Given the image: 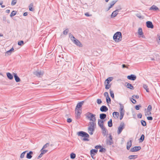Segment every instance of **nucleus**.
Masks as SVG:
<instances>
[{
    "mask_svg": "<svg viewBox=\"0 0 160 160\" xmlns=\"http://www.w3.org/2000/svg\"><path fill=\"white\" fill-rule=\"evenodd\" d=\"M95 121H92L89 122L90 126L88 128V130L90 135H92L93 132L95 130L94 127L96 126V124L95 122Z\"/></svg>",
    "mask_w": 160,
    "mask_h": 160,
    "instance_id": "nucleus-1",
    "label": "nucleus"
},
{
    "mask_svg": "<svg viewBox=\"0 0 160 160\" xmlns=\"http://www.w3.org/2000/svg\"><path fill=\"white\" fill-rule=\"evenodd\" d=\"M78 135L79 136H81L84 137L82 140L84 141H89V139L88 138H89V135L87 133L82 131H79L78 132Z\"/></svg>",
    "mask_w": 160,
    "mask_h": 160,
    "instance_id": "nucleus-2",
    "label": "nucleus"
},
{
    "mask_svg": "<svg viewBox=\"0 0 160 160\" xmlns=\"http://www.w3.org/2000/svg\"><path fill=\"white\" fill-rule=\"evenodd\" d=\"M113 40L116 42H119L122 40V35L121 32H118L113 36Z\"/></svg>",
    "mask_w": 160,
    "mask_h": 160,
    "instance_id": "nucleus-3",
    "label": "nucleus"
},
{
    "mask_svg": "<svg viewBox=\"0 0 160 160\" xmlns=\"http://www.w3.org/2000/svg\"><path fill=\"white\" fill-rule=\"evenodd\" d=\"M87 118L91 121H95L96 120L95 117V115L89 112H88L85 114Z\"/></svg>",
    "mask_w": 160,
    "mask_h": 160,
    "instance_id": "nucleus-4",
    "label": "nucleus"
},
{
    "mask_svg": "<svg viewBox=\"0 0 160 160\" xmlns=\"http://www.w3.org/2000/svg\"><path fill=\"white\" fill-rule=\"evenodd\" d=\"M120 119L122 120L124 115L125 111L124 109V106L122 104H120Z\"/></svg>",
    "mask_w": 160,
    "mask_h": 160,
    "instance_id": "nucleus-5",
    "label": "nucleus"
},
{
    "mask_svg": "<svg viewBox=\"0 0 160 160\" xmlns=\"http://www.w3.org/2000/svg\"><path fill=\"white\" fill-rule=\"evenodd\" d=\"M125 125L124 122H121L118 128L117 133L118 134H120L122 130L124 128Z\"/></svg>",
    "mask_w": 160,
    "mask_h": 160,
    "instance_id": "nucleus-6",
    "label": "nucleus"
},
{
    "mask_svg": "<svg viewBox=\"0 0 160 160\" xmlns=\"http://www.w3.org/2000/svg\"><path fill=\"white\" fill-rule=\"evenodd\" d=\"M109 139H107L106 140V144L108 145H111L114 143L112 140V137L111 134H110L108 137Z\"/></svg>",
    "mask_w": 160,
    "mask_h": 160,
    "instance_id": "nucleus-7",
    "label": "nucleus"
},
{
    "mask_svg": "<svg viewBox=\"0 0 160 160\" xmlns=\"http://www.w3.org/2000/svg\"><path fill=\"white\" fill-rule=\"evenodd\" d=\"M44 72L43 71H36L33 72V74L38 77H41L43 75Z\"/></svg>",
    "mask_w": 160,
    "mask_h": 160,
    "instance_id": "nucleus-8",
    "label": "nucleus"
},
{
    "mask_svg": "<svg viewBox=\"0 0 160 160\" xmlns=\"http://www.w3.org/2000/svg\"><path fill=\"white\" fill-rule=\"evenodd\" d=\"M141 146H135L133 148H132L130 150V151L132 152H137L141 150Z\"/></svg>",
    "mask_w": 160,
    "mask_h": 160,
    "instance_id": "nucleus-9",
    "label": "nucleus"
},
{
    "mask_svg": "<svg viewBox=\"0 0 160 160\" xmlns=\"http://www.w3.org/2000/svg\"><path fill=\"white\" fill-rule=\"evenodd\" d=\"M122 8L120 7V8L118 9H117L115 11H113L112 14L111 15V17L112 18H113L115 17L118 14L117 12H119V11L121 10Z\"/></svg>",
    "mask_w": 160,
    "mask_h": 160,
    "instance_id": "nucleus-10",
    "label": "nucleus"
},
{
    "mask_svg": "<svg viewBox=\"0 0 160 160\" xmlns=\"http://www.w3.org/2000/svg\"><path fill=\"white\" fill-rule=\"evenodd\" d=\"M84 101H82L78 103L75 108V110H81L80 108L82 107V105L84 103Z\"/></svg>",
    "mask_w": 160,
    "mask_h": 160,
    "instance_id": "nucleus-11",
    "label": "nucleus"
},
{
    "mask_svg": "<svg viewBox=\"0 0 160 160\" xmlns=\"http://www.w3.org/2000/svg\"><path fill=\"white\" fill-rule=\"evenodd\" d=\"M72 42L76 45L79 47H82V45L81 42L76 38L75 39H74V40H73Z\"/></svg>",
    "mask_w": 160,
    "mask_h": 160,
    "instance_id": "nucleus-12",
    "label": "nucleus"
},
{
    "mask_svg": "<svg viewBox=\"0 0 160 160\" xmlns=\"http://www.w3.org/2000/svg\"><path fill=\"white\" fill-rule=\"evenodd\" d=\"M80 110H75V114H76V117L77 119H78L80 118L82 112H80Z\"/></svg>",
    "mask_w": 160,
    "mask_h": 160,
    "instance_id": "nucleus-13",
    "label": "nucleus"
},
{
    "mask_svg": "<svg viewBox=\"0 0 160 160\" xmlns=\"http://www.w3.org/2000/svg\"><path fill=\"white\" fill-rule=\"evenodd\" d=\"M146 26L148 28H154L152 22L148 21L146 22Z\"/></svg>",
    "mask_w": 160,
    "mask_h": 160,
    "instance_id": "nucleus-14",
    "label": "nucleus"
},
{
    "mask_svg": "<svg viewBox=\"0 0 160 160\" xmlns=\"http://www.w3.org/2000/svg\"><path fill=\"white\" fill-rule=\"evenodd\" d=\"M102 129V133L104 136H105L108 135V131L106 128L103 127L102 128H101Z\"/></svg>",
    "mask_w": 160,
    "mask_h": 160,
    "instance_id": "nucleus-15",
    "label": "nucleus"
},
{
    "mask_svg": "<svg viewBox=\"0 0 160 160\" xmlns=\"http://www.w3.org/2000/svg\"><path fill=\"white\" fill-rule=\"evenodd\" d=\"M105 120H102L101 119H98V125L100 128H102L104 127L103 124Z\"/></svg>",
    "mask_w": 160,
    "mask_h": 160,
    "instance_id": "nucleus-16",
    "label": "nucleus"
},
{
    "mask_svg": "<svg viewBox=\"0 0 160 160\" xmlns=\"http://www.w3.org/2000/svg\"><path fill=\"white\" fill-rule=\"evenodd\" d=\"M136 76L134 74H131L127 76V78L130 80L134 81L136 79Z\"/></svg>",
    "mask_w": 160,
    "mask_h": 160,
    "instance_id": "nucleus-17",
    "label": "nucleus"
},
{
    "mask_svg": "<svg viewBox=\"0 0 160 160\" xmlns=\"http://www.w3.org/2000/svg\"><path fill=\"white\" fill-rule=\"evenodd\" d=\"M100 110L102 112H106L108 110V108L106 106L103 105L100 108Z\"/></svg>",
    "mask_w": 160,
    "mask_h": 160,
    "instance_id": "nucleus-18",
    "label": "nucleus"
},
{
    "mask_svg": "<svg viewBox=\"0 0 160 160\" xmlns=\"http://www.w3.org/2000/svg\"><path fill=\"white\" fill-rule=\"evenodd\" d=\"M13 76L16 82H19L20 81V78L18 76L17 73H13Z\"/></svg>",
    "mask_w": 160,
    "mask_h": 160,
    "instance_id": "nucleus-19",
    "label": "nucleus"
},
{
    "mask_svg": "<svg viewBox=\"0 0 160 160\" xmlns=\"http://www.w3.org/2000/svg\"><path fill=\"white\" fill-rule=\"evenodd\" d=\"M125 85L126 87L130 89L133 90L134 89V87L131 84L128 83V82H126Z\"/></svg>",
    "mask_w": 160,
    "mask_h": 160,
    "instance_id": "nucleus-20",
    "label": "nucleus"
},
{
    "mask_svg": "<svg viewBox=\"0 0 160 160\" xmlns=\"http://www.w3.org/2000/svg\"><path fill=\"white\" fill-rule=\"evenodd\" d=\"M100 118L101 120H103L107 117V115L105 113H101L99 115Z\"/></svg>",
    "mask_w": 160,
    "mask_h": 160,
    "instance_id": "nucleus-21",
    "label": "nucleus"
},
{
    "mask_svg": "<svg viewBox=\"0 0 160 160\" xmlns=\"http://www.w3.org/2000/svg\"><path fill=\"white\" fill-rule=\"evenodd\" d=\"M33 154V152L32 151H30L27 154L26 158L28 159H31L32 157V155Z\"/></svg>",
    "mask_w": 160,
    "mask_h": 160,
    "instance_id": "nucleus-22",
    "label": "nucleus"
},
{
    "mask_svg": "<svg viewBox=\"0 0 160 160\" xmlns=\"http://www.w3.org/2000/svg\"><path fill=\"white\" fill-rule=\"evenodd\" d=\"M149 10L157 11L159 10V8L156 6L153 5L150 8Z\"/></svg>",
    "mask_w": 160,
    "mask_h": 160,
    "instance_id": "nucleus-23",
    "label": "nucleus"
},
{
    "mask_svg": "<svg viewBox=\"0 0 160 160\" xmlns=\"http://www.w3.org/2000/svg\"><path fill=\"white\" fill-rule=\"evenodd\" d=\"M132 140H130L129 142H127V150H129L130 149V147L132 146Z\"/></svg>",
    "mask_w": 160,
    "mask_h": 160,
    "instance_id": "nucleus-24",
    "label": "nucleus"
},
{
    "mask_svg": "<svg viewBox=\"0 0 160 160\" xmlns=\"http://www.w3.org/2000/svg\"><path fill=\"white\" fill-rule=\"evenodd\" d=\"M138 157V155H131L128 156V158L130 160L135 159H136Z\"/></svg>",
    "mask_w": 160,
    "mask_h": 160,
    "instance_id": "nucleus-25",
    "label": "nucleus"
},
{
    "mask_svg": "<svg viewBox=\"0 0 160 160\" xmlns=\"http://www.w3.org/2000/svg\"><path fill=\"white\" fill-rule=\"evenodd\" d=\"M7 76L8 78L10 80H12L13 78V75L9 72L7 73Z\"/></svg>",
    "mask_w": 160,
    "mask_h": 160,
    "instance_id": "nucleus-26",
    "label": "nucleus"
},
{
    "mask_svg": "<svg viewBox=\"0 0 160 160\" xmlns=\"http://www.w3.org/2000/svg\"><path fill=\"white\" fill-rule=\"evenodd\" d=\"M113 78L112 77H109L106 80L105 82H106L107 84H109L110 82L112 80Z\"/></svg>",
    "mask_w": 160,
    "mask_h": 160,
    "instance_id": "nucleus-27",
    "label": "nucleus"
},
{
    "mask_svg": "<svg viewBox=\"0 0 160 160\" xmlns=\"http://www.w3.org/2000/svg\"><path fill=\"white\" fill-rule=\"evenodd\" d=\"M98 151V149H92L90 150V154L95 155Z\"/></svg>",
    "mask_w": 160,
    "mask_h": 160,
    "instance_id": "nucleus-28",
    "label": "nucleus"
},
{
    "mask_svg": "<svg viewBox=\"0 0 160 160\" xmlns=\"http://www.w3.org/2000/svg\"><path fill=\"white\" fill-rule=\"evenodd\" d=\"M113 117L115 118H118L119 116V113L118 112H114L113 113Z\"/></svg>",
    "mask_w": 160,
    "mask_h": 160,
    "instance_id": "nucleus-29",
    "label": "nucleus"
},
{
    "mask_svg": "<svg viewBox=\"0 0 160 160\" xmlns=\"http://www.w3.org/2000/svg\"><path fill=\"white\" fill-rule=\"evenodd\" d=\"M145 138V136L144 134H142L140 138L139 139V142H142L144 140Z\"/></svg>",
    "mask_w": 160,
    "mask_h": 160,
    "instance_id": "nucleus-30",
    "label": "nucleus"
},
{
    "mask_svg": "<svg viewBox=\"0 0 160 160\" xmlns=\"http://www.w3.org/2000/svg\"><path fill=\"white\" fill-rule=\"evenodd\" d=\"M14 50V49L13 48H12L10 50L6 52V54H7L8 55H10L12 51H13Z\"/></svg>",
    "mask_w": 160,
    "mask_h": 160,
    "instance_id": "nucleus-31",
    "label": "nucleus"
},
{
    "mask_svg": "<svg viewBox=\"0 0 160 160\" xmlns=\"http://www.w3.org/2000/svg\"><path fill=\"white\" fill-rule=\"evenodd\" d=\"M138 35H139L140 36L142 35L143 33L142 32V30L141 28H138Z\"/></svg>",
    "mask_w": 160,
    "mask_h": 160,
    "instance_id": "nucleus-32",
    "label": "nucleus"
},
{
    "mask_svg": "<svg viewBox=\"0 0 160 160\" xmlns=\"http://www.w3.org/2000/svg\"><path fill=\"white\" fill-rule=\"evenodd\" d=\"M108 126L109 127H111L112 126V120L111 119L108 121Z\"/></svg>",
    "mask_w": 160,
    "mask_h": 160,
    "instance_id": "nucleus-33",
    "label": "nucleus"
},
{
    "mask_svg": "<svg viewBox=\"0 0 160 160\" xmlns=\"http://www.w3.org/2000/svg\"><path fill=\"white\" fill-rule=\"evenodd\" d=\"M71 158L72 159H74L75 158L76 155L75 153L72 152L70 154Z\"/></svg>",
    "mask_w": 160,
    "mask_h": 160,
    "instance_id": "nucleus-34",
    "label": "nucleus"
},
{
    "mask_svg": "<svg viewBox=\"0 0 160 160\" xmlns=\"http://www.w3.org/2000/svg\"><path fill=\"white\" fill-rule=\"evenodd\" d=\"M33 7V4L32 3H31L30 4L29 6V9L30 11H33L34 10V9L32 8V7Z\"/></svg>",
    "mask_w": 160,
    "mask_h": 160,
    "instance_id": "nucleus-35",
    "label": "nucleus"
},
{
    "mask_svg": "<svg viewBox=\"0 0 160 160\" xmlns=\"http://www.w3.org/2000/svg\"><path fill=\"white\" fill-rule=\"evenodd\" d=\"M117 2V0H113L110 3V6H111L110 7H112Z\"/></svg>",
    "mask_w": 160,
    "mask_h": 160,
    "instance_id": "nucleus-36",
    "label": "nucleus"
},
{
    "mask_svg": "<svg viewBox=\"0 0 160 160\" xmlns=\"http://www.w3.org/2000/svg\"><path fill=\"white\" fill-rule=\"evenodd\" d=\"M143 88L146 90V91L147 92H149V89L148 88V86L146 84H143Z\"/></svg>",
    "mask_w": 160,
    "mask_h": 160,
    "instance_id": "nucleus-37",
    "label": "nucleus"
},
{
    "mask_svg": "<svg viewBox=\"0 0 160 160\" xmlns=\"http://www.w3.org/2000/svg\"><path fill=\"white\" fill-rule=\"evenodd\" d=\"M17 13V12L13 10L11 13L10 16L12 17L16 15Z\"/></svg>",
    "mask_w": 160,
    "mask_h": 160,
    "instance_id": "nucleus-38",
    "label": "nucleus"
},
{
    "mask_svg": "<svg viewBox=\"0 0 160 160\" xmlns=\"http://www.w3.org/2000/svg\"><path fill=\"white\" fill-rule=\"evenodd\" d=\"M106 100L107 103L108 104L111 103V99H110V98L109 97V96H108V97H107L106 98Z\"/></svg>",
    "mask_w": 160,
    "mask_h": 160,
    "instance_id": "nucleus-39",
    "label": "nucleus"
},
{
    "mask_svg": "<svg viewBox=\"0 0 160 160\" xmlns=\"http://www.w3.org/2000/svg\"><path fill=\"white\" fill-rule=\"evenodd\" d=\"M110 95L111 97L112 98H114V94L113 93V91L111 89H110Z\"/></svg>",
    "mask_w": 160,
    "mask_h": 160,
    "instance_id": "nucleus-40",
    "label": "nucleus"
},
{
    "mask_svg": "<svg viewBox=\"0 0 160 160\" xmlns=\"http://www.w3.org/2000/svg\"><path fill=\"white\" fill-rule=\"evenodd\" d=\"M100 149L99 150V152H106V149L105 148H103L102 147V148H100Z\"/></svg>",
    "mask_w": 160,
    "mask_h": 160,
    "instance_id": "nucleus-41",
    "label": "nucleus"
},
{
    "mask_svg": "<svg viewBox=\"0 0 160 160\" xmlns=\"http://www.w3.org/2000/svg\"><path fill=\"white\" fill-rule=\"evenodd\" d=\"M141 124L142 126H146V122L145 121L143 120H141Z\"/></svg>",
    "mask_w": 160,
    "mask_h": 160,
    "instance_id": "nucleus-42",
    "label": "nucleus"
},
{
    "mask_svg": "<svg viewBox=\"0 0 160 160\" xmlns=\"http://www.w3.org/2000/svg\"><path fill=\"white\" fill-rule=\"evenodd\" d=\"M40 151L42 153V154H44L48 151V150L42 149V148L41 150Z\"/></svg>",
    "mask_w": 160,
    "mask_h": 160,
    "instance_id": "nucleus-43",
    "label": "nucleus"
},
{
    "mask_svg": "<svg viewBox=\"0 0 160 160\" xmlns=\"http://www.w3.org/2000/svg\"><path fill=\"white\" fill-rule=\"evenodd\" d=\"M69 37L72 42L73 41V40H74V39H76L73 36L72 34H71V33L70 34Z\"/></svg>",
    "mask_w": 160,
    "mask_h": 160,
    "instance_id": "nucleus-44",
    "label": "nucleus"
},
{
    "mask_svg": "<svg viewBox=\"0 0 160 160\" xmlns=\"http://www.w3.org/2000/svg\"><path fill=\"white\" fill-rule=\"evenodd\" d=\"M24 43L23 41L21 40L18 42V44L19 46H22L24 45Z\"/></svg>",
    "mask_w": 160,
    "mask_h": 160,
    "instance_id": "nucleus-45",
    "label": "nucleus"
},
{
    "mask_svg": "<svg viewBox=\"0 0 160 160\" xmlns=\"http://www.w3.org/2000/svg\"><path fill=\"white\" fill-rule=\"evenodd\" d=\"M69 32V29L68 28L64 30L63 32V34L65 35H66Z\"/></svg>",
    "mask_w": 160,
    "mask_h": 160,
    "instance_id": "nucleus-46",
    "label": "nucleus"
},
{
    "mask_svg": "<svg viewBox=\"0 0 160 160\" xmlns=\"http://www.w3.org/2000/svg\"><path fill=\"white\" fill-rule=\"evenodd\" d=\"M28 151H26L24 152H22L21 154V155H20V158H23L24 157V155H25V154L26 152H27Z\"/></svg>",
    "mask_w": 160,
    "mask_h": 160,
    "instance_id": "nucleus-47",
    "label": "nucleus"
},
{
    "mask_svg": "<svg viewBox=\"0 0 160 160\" xmlns=\"http://www.w3.org/2000/svg\"><path fill=\"white\" fill-rule=\"evenodd\" d=\"M49 143H47L45 144L42 147V149H45L49 146Z\"/></svg>",
    "mask_w": 160,
    "mask_h": 160,
    "instance_id": "nucleus-48",
    "label": "nucleus"
},
{
    "mask_svg": "<svg viewBox=\"0 0 160 160\" xmlns=\"http://www.w3.org/2000/svg\"><path fill=\"white\" fill-rule=\"evenodd\" d=\"M17 2V0H12V2L11 5L12 6L15 5Z\"/></svg>",
    "mask_w": 160,
    "mask_h": 160,
    "instance_id": "nucleus-49",
    "label": "nucleus"
},
{
    "mask_svg": "<svg viewBox=\"0 0 160 160\" xmlns=\"http://www.w3.org/2000/svg\"><path fill=\"white\" fill-rule=\"evenodd\" d=\"M130 100L132 102V103H133L134 104H135L136 103V101L135 99H134V98H131L130 99Z\"/></svg>",
    "mask_w": 160,
    "mask_h": 160,
    "instance_id": "nucleus-50",
    "label": "nucleus"
},
{
    "mask_svg": "<svg viewBox=\"0 0 160 160\" xmlns=\"http://www.w3.org/2000/svg\"><path fill=\"white\" fill-rule=\"evenodd\" d=\"M141 107V105L140 104L139 105H136L135 106V108L136 110H138Z\"/></svg>",
    "mask_w": 160,
    "mask_h": 160,
    "instance_id": "nucleus-51",
    "label": "nucleus"
},
{
    "mask_svg": "<svg viewBox=\"0 0 160 160\" xmlns=\"http://www.w3.org/2000/svg\"><path fill=\"white\" fill-rule=\"evenodd\" d=\"M152 109V107L151 105H149L148 106L147 108V110L149 111H151Z\"/></svg>",
    "mask_w": 160,
    "mask_h": 160,
    "instance_id": "nucleus-52",
    "label": "nucleus"
},
{
    "mask_svg": "<svg viewBox=\"0 0 160 160\" xmlns=\"http://www.w3.org/2000/svg\"><path fill=\"white\" fill-rule=\"evenodd\" d=\"M111 87L110 84H107L105 86V89H109Z\"/></svg>",
    "mask_w": 160,
    "mask_h": 160,
    "instance_id": "nucleus-53",
    "label": "nucleus"
},
{
    "mask_svg": "<svg viewBox=\"0 0 160 160\" xmlns=\"http://www.w3.org/2000/svg\"><path fill=\"white\" fill-rule=\"evenodd\" d=\"M151 111H147L146 113L145 114V115H148L150 116L151 115Z\"/></svg>",
    "mask_w": 160,
    "mask_h": 160,
    "instance_id": "nucleus-54",
    "label": "nucleus"
},
{
    "mask_svg": "<svg viewBox=\"0 0 160 160\" xmlns=\"http://www.w3.org/2000/svg\"><path fill=\"white\" fill-rule=\"evenodd\" d=\"M102 102V101L100 99H97V103L99 104H101Z\"/></svg>",
    "mask_w": 160,
    "mask_h": 160,
    "instance_id": "nucleus-55",
    "label": "nucleus"
},
{
    "mask_svg": "<svg viewBox=\"0 0 160 160\" xmlns=\"http://www.w3.org/2000/svg\"><path fill=\"white\" fill-rule=\"evenodd\" d=\"M138 118H141L142 117V114L141 113L138 114L137 115Z\"/></svg>",
    "mask_w": 160,
    "mask_h": 160,
    "instance_id": "nucleus-56",
    "label": "nucleus"
},
{
    "mask_svg": "<svg viewBox=\"0 0 160 160\" xmlns=\"http://www.w3.org/2000/svg\"><path fill=\"white\" fill-rule=\"evenodd\" d=\"M147 119L148 120H152L153 119V118L151 116H149V117H147Z\"/></svg>",
    "mask_w": 160,
    "mask_h": 160,
    "instance_id": "nucleus-57",
    "label": "nucleus"
},
{
    "mask_svg": "<svg viewBox=\"0 0 160 160\" xmlns=\"http://www.w3.org/2000/svg\"><path fill=\"white\" fill-rule=\"evenodd\" d=\"M85 15L87 17L91 16L92 15L91 14H89V12H86L85 13Z\"/></svg>",
    "mask_w": 160,
    "mask_h": 160,
    "instance_id": "nucleus-58",
    "label": "nucleus"
},
{
    "mask_svg": "<svg viewBox=\"0 0 160 160\" xmlns=\"http://www.w3.org/2000/svg\"><path fill=\"white\" fill-rule=\"evenodd\" d=\"M104 96L105 97H106V98L107 97H108V96H109L108 93L107 92H105L104 93Z\"/></svg>",
    "mask_w": 160,
    "mask_h": 160,
    "instance_id": "nucleus-59",
    "label": "nucleus"
},
{
    "mask_svg": "<svg viewBox=\"0 0 160 160\" xmlns=\"http://www.w3.org/2000/svg\"><path fill=\"white\" fill-rule=\"evenodd\" d=\"M132 97L133 98H135V99H138L139 98V96L138 95H133L132 96Z\"/></svg>",
    "mask_w": 160,
    "mask_h": 160,
    "instance_id": "nucleus-60",
    "label": "nucleus"
},
{
    "mask_svg": "<svg viewBox=\"0 0 160 160\" xmlns=\"http://www.w3.org/2000/svg\"><path fill=\"white\" fill-rule=\"evenodd\" d=\"M67 122L68 123H70L72 122V120L70 118H68L67 120Z\"/></svg>",
    "mask_w": 160,
    "mask_h": 160,
    "instance_id": "nucleus-61",
    "label": "nucleus"
},
{
    "mask_svg": "<svg viewBox=\"0 0 160 160\" xmlns=\"http://www.w3.org/2000/svg\"><path fill=\"white\" fill-rule=\"evenodd\" d=\"M102 148V146L101 145H97L95 147V148L98 149H100V148Z\"/></svg>",
    "mask_w": 160,
    "mask_h": 160,
    "instance_id": "nucleus-62",
    "label": "nucleus"
},
{
    "mask_svg": "<svg viewBox=\"0 0 160 160\" xmlns=\"http://www.w3.org/2000/svg\"><path fill=\"white\" fill-rule=\"evenodd\" d=\"M43 155V154H42V153L41 152V153L40 154V155L38 157V159H39Z\"/></svg>",
    "mask_w": 160,
    "mask_h": 160,
    "instance_id": "nucleus-63",
    "label": "nucleus"
},
{
    "mask_svg": "<svg viewBox=\"0 0 160 160\" xmlns=\"http://www.w3.org/2000/svg\"><path fill=\"white\" fill-rule=\"evenodd\" d=\"M158 43H160V36L158 37Z\"/></svg>",
    "mask_w": 160,
    "mask_h": 160,
    "instance_id": "nucleus-64",
    "label": "nucleus"
}]
</instances>
